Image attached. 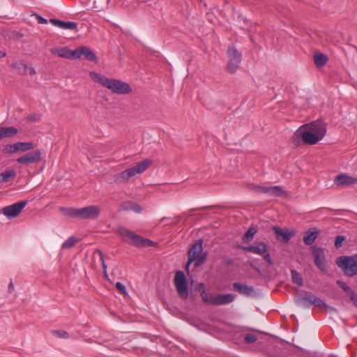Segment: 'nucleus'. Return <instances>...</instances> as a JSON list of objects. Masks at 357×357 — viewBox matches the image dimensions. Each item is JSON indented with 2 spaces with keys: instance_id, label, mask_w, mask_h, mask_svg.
I'll return each instance as SVG.
<instances>
[{
  "instance_id": "25",
  "label": "nucleus",
  "mask_w": 357,
  "mask_h": 357,
  "mask_svg": "<svg viewBox=\"0 0 357 357\" xmlns=\"http://www.w3.org/2000/svg\"><path fill=\"white\" fill-rule=\"evenodd\" d=\"M197 289L200 294L203 302L206 304L212 305L213 298H214V296H208V294L206 291L205 284L204 283H199L198 284Z\"/></svg>"
},
{
  "instance_id": "20",
  "label": "nucleus",
  "mask_w": 357,
  "mask_h": 357,
  "mask_svg": "<svg viewBox=\"0 0 357 357\" xmlns=\"http://www.w3.org/2000/svg\"><path fill=\"white\" fill-rule=\"evenodd\" d=\"M320 234V231L316 228L312 227L308 229L303 235V243L306 245H312Z\"/></svg>"
},
{
  "instance_id": "1",
  "label": "nucleus",
  "mask_w": 357,
  "mask_h": 357,
  "mask_svg": "<svg viewBox=\"0 0 357 357\" xmlns=\"http://www.w3.org/2000/svg\"><path fill=\"white\" fill-rule=\"evenodd\" d=\"M90 76L93 81L100 83L114 93L124 95L132 92L131 86L120 79H109L96 72H91Z\"/></svg>"
},
{
  "instance_id": "47",
  "label": "nucleus",
  "mask_w": 357,
  "mask_h": 357,
  "mask_svg": "<svg viewBox=\"0 0 357 357\" xmlns=\"http://www.w3.org/2000/svg\"><path fill=\"white\" fill-rule=\"evenodd\" d=\"M35 15H36V19L38 20V22L39 24H47V22H48L47 20L45 19L44 17H43L40 15L35 14Z\"/></svg>"
},
{
  "instance_id": "22",
  "label": "nucleus",
  "mask_w": 357,
  "mask_h": 357,
  "mask_svg": "<svg viewBox=\"0 0 357 357\" xmlns=\"http://www.w3.org/2000/svg\"><path fill=\"white\" fill-rule=\"evenodd\" d=\"M50 52L53 54H57L58 56L62 58L75 59V55H74L75 50H70L67 47L51 49Z\"/></svg>"
},
{
  "instance_id": "7",
  "label": "nucleus",
  "mask_w": 357,
  "mask_h": 357,
  "mask_svg": "<svg viewBox=\"0 0 357 357\" xmlns=\"http://www.w3.org/2000/svg\"><path fill=\"white\" fill-rule=\"evenodd\" d=\"M241 53L238 51L234 46H229L227 49L228 63L227 66V70L234 73L238 68L241 62Z\"/></svg>"
},
{
  "instance_id": "33",
  "label": "nucleus",
  "mask_w": 357,
  "mask_h": 357,
  "mask_svg": "<svg viewBox=\"0 0 357 357\" xmlns=\"http://www.w3.org/2000/svg\"><path fill=\"white\" fill-rule=\"evenodd\" d=\"M337 284L340 288H342L349 297L355 293L349 286H348L342 280H337Z\"/></svg>"
},
{
  "instance_id": "35",
  "label": "nucleus",
  "mask_w": 357,
  "mask_h": 357,
  "mask_svg": "<svg viewBox=\"0 0 357 357\" xmlns=\"http://www.w3.org/2000/svg\"><path fill=\"white\" fill-rule=\"evenodd\" d=\"M77 242V239L73 236L68 238L62 245V248L63 249H70L73 248L75 243Z\"/></svg>"
},
{
  "instance_id": "18",
  "label": "nucleus",
  "mask_w": 357,
  "mask_h": 357,
  "mask_svg": "<svg viewBox=\"0 0 357 357\" xmlns=\"http://www.w3.org/2000/svg\"><path fill=\"white\" fill-rule=\"evenodd\" d=\"M232 289L238 294L246 296H251L255 294V289L252 286L241 282H234Z\"/></svg>"
},
{
  "instance_id": "54",
  "label": "nucleus",
  "mask_w": 357,
  "mask_h": 357,
  "mask_svg": "<svg viewBox=\"0 0 357 357\" xmlns=\"http://www.w3.org/2000/svg\"><path fill=\"white\" fill-rule=\"evenodd\" d=\"M6 56V54L5 52H1V51H0V59H1V58L5 57Z\"/></svg>"
},
{
  "instance_id": "36",
  "label": "nucleus",
  "mask_w": 357,
  "mask_h": 357,
  "mask_svg": "<svg viewBox=\"0 0 357 357\" xmlns=\"http://www.w3.org/2000/svg\"><path fill=\"white\" fill-rule=\"evenodd\" d=\"M94 255H97L98 256V257L100 258V260L101 261V263H102V268H103L104 275H105V277H107V265H106V264L105 262L102 252L100 250H97L95 251Z\"/></svg>"
},
{
  "instance_id": "8",
  "label": "nucleus",
  "mask_w": 357,
  "mask_h": 357,
  "mask_svg": "<svg viewBox=\"0 0 357 357\" xmlns=\"http://www.w3.org/2000/svg\"><path fill=\"white\" fill-rule=\"evenodd\" d=\"M310 251L314 258V262L315 266L323 272L327 271V267L326 265V255L323 248L318 247L317 245H312L310 247Z\"/></svg>"
},
{
  "instance_id": "29",
  "label": "nucleus",
  "mask_w": 357,
  "mask_h": 357,
  "mask_svg": "<svg viewBox=\"0 0 357 357\" xmlns=\"http://www.w3.org/2000/svg\"><path fill=\"white\" fill-rule=\"evenodd\" d=\"M257 229L255 227H250L242 237L243 243H248L252 240Z\"/></svg>"
},
{
  "instance_id": "13",
  "label": "nucleus",
  "mask_w": 357,
  "mask_h": 357,
  "mask_svg": "<svg viewBox=\"0 0 357 357\" xmlns=\"http://www.w3.org/2000/svg\"><path fill=\"white\" fill-rule=\"evenodd\" d=\"M41 151L40 150H36L34 151L27 153L25 155L18 158L17 159V162L19 164L25 165L37 163L41 160Z\"/></svg>"
},
{
  "instance_id": "52",
  "label": "nucleus",
  "mask_w": 357,
  "mask_h": 357,
  "mask_svg": "<svg viewBox=\"0 0 357 357\" xmlns=\"http://www.w3.org/2000/svg\"><path fill=\"white\" fill-rule=\"evenodd\" d=\"M255 270L258 273H259L261 275H264V273H262V271L260 270L259 267L257 266V267H255Z\"/></svg>"
},
{
  "instance_id": "37",
  "label": "nucleus",
  "mask_w": 357,
  "mask_h": 357,
  "mask_svg": "<svg viewBox=\"0 0 357 357\" xmlns=\"http://www.w3.org/2000/svg\"><path fill=\"white\" fill-rule=\"evenodd\" d=\"M132 202L131 201H126L121 203L119 206V210L128 211H131Z\"/></svg>"
},
{
  "instance_id": "27",
  "label": "nucleus",
  "mask_w": 357,
  "mask_h": 357,
  "mask_svg": "<svg viewBox=\"0 0 357 357\" xmlns=\"http://www.w3.org/2000/svg\"><path fill=\"white\" fill-rule=\"evenodd\" d=\"M18 132V130L13 126L0 128V139L11 137Z\"/></svg>"
},
{
  "instance_id": "41",
  "label": "nucleus",
  "mask_w": 357,
  "mask_h": 357,
  "mask_svg": "<svg viewBox=\"0 0 357 357\" xmlns=\"http://www.w3.org/2000/svg\"><path fill=\"white\" fill-rule=\"evenodd\" d=\"M319 307H323L326 312H330V313L337 312V310L335 307L327 305L323 301H322V303H320V305Z\"/></svg>"
},
{
  "instance_id": "10",
  "label": "nucleus",
  "mask_w": 357,
  "mask_h": 357,
  "mask_svg": "<svg viewBox=\"0 0 357 357\" xmlns=\"http://www.w3.org/2000/svg\"><path fill=\"white\" fill-rule=\"evenodd\" d=\"M301 128H307L322 139L326 133V124L322 120H317L301 126Z\"/></svg>"
},
{
  "instance_id": "26",
  "label": "nucleus",
  "mask_w": 357,
  "mask_h": 357,
  "mask_svg": "<svg viewBox=\"0 0 357 357\" xmlns=\"http://www.w3.org/2000/svg\"><path fill=\"white\" fill-rule=\"evenodd\" d=\"M313 60L317 68H321L327 63L328 57L320 52H316L313 56Z\"/></svg>"
},
{
  "instance_id": "2",
  "label": "nucleus",
  "mask_w": 357,
  "mask_h": 357,
  "mask_svg": "<svg viewBox=\"0 0 357 357\" xmlns=\"http://www.w3.org/2000/svg\"><path fill=\"white\" fill-rule=\"evenodd\" d=\"M207 253L203 252L202 240H197L189 249L188 262L185 269L188 272L190 266L194 262L195 268L200 266L206 259Z\"/></svg>"
},
{
  "instance_id": "24",
  "label": "nucleus",
  "mask_w": 357,
  "mask_h": 357,
  "mask_svg": "<svg viewBox=\"0 0 357 357\" xmlns=\"http://www.w3.org/2000/svg\"><path fill=\"white\" fill-rule=\"evenodd\" d=\"M50 22L61 29H76L77 27V24L74 22H64L57 19H50Z\"/></svg>"
},
{
  "instance_id": "6",
  "label": "nucleus",
  "mask_w": 357,
  "mask_h": 357,
  "mask_svg": "<svg viewBox=\"0 0 357 357\" xmlns=\"http://www.w3.org/2000/svg\"><path fill=\"white\" fill-rule=\"evenodd\" d=\"M174 283L178 296L183 300L189 296V289L187 278L182 271H177L175 273Z\"/></svg>"
},
{
  "instance_id": "4",
  "label": "nucleus",
  "mask_w": 357,
  "mask_h": 357,
  "mask_svg": "<svg viewBox=\"0 0 357 357\" xmlns=\"http://www.w3.org/2000/svg\"><path fill=\"white\" fill-rule=\"evenodd\" d=\"M119 233L125 242L132 243L138 247H150L153 245V242L149 239L143 238L142 236L135 234L133 231L124 227H119Z\"/></svg>"
},
{
  "instance_id": "17",
  "label": "nucleus",
  "mask_w": 357,
  "mask_h": 357,
  "mask_svg": "<svg viewBox=\"0 0 357 357\" xmlns=\"http://www.w3.org/2000/svg\"><path fill=\"white\" fill-rule=\"evenodd\" d=\"M75 59L80 58L82 56H84L86 59L90 61H97V56L93 51L89 47L86 46L79 47L75 49Z\"/></svg>"
},
{
  "instance_id": "34",
  "label": "nucleus",
  "mask_w": 357,
  "mask_h": 357,
  "mask_svg": "<svg viewBox=\"0 0 357 357\" xmlns=\"http://www.w3.org/2000/svg\"><path fill=\"white\" fill-rule=\"evenodd\" d=\"M19 148L20 151L22 152H26L28 151H30L34 148V144L32 142H19Z\"/></svg>"
},
{
  "instance_id": "48",
  "label": "nucleus",
  "mask_w": 357,
  "mask_h": 357,
  "mask_svg": "<svg viewBox=\"0 0 357 357\" xmlns=\"http://www.w3.org/2000/svg\"><path fill=\"white\" fill-rule=\"evenodd\" d=\"M350 300L354 303V305L357 307V294H354L349 297Z\"/></svg>"
},
{
  "instance_id": "53",
  "label": "nucleus",
  "mask_w": 357,
  "mask_h": 357,
  "mask_svg": "<svg viewBox=\"0 0 357 357\" xmlns=\"http://www.w3.org/2000/svg\"><path fill=\"white\" fill-rule=\"evenodd\" d=\"M351 258L353 259L354 261H356V264H357V253L353 256H350Z\"/></svg>"
},
{
  "instance_id": "46",
  "label": "nucleus",
  "mask_w": 357,
  "mask_h": 357,
  "mask_svg": "<svg viewBox=\"0 0 357 357\" xmlns=\"http://www.w3.org/2000/svg\"><path fill=\"white\" fill-rule=\"evenodd\" d=\"M3 152L4 153H8V154L14 153L12 144L6 145L3 149Z\"/></svg>"
},
{
  "instance_id": "5",
  "label": "nucleus",
  "mask_w": 357,
  "mask_h": 357,
  "mask_svg": "<svg viewBox=\"0 0 357 357\" xmlns=\"http://www.w3.org/2000/svg\"><path fill=\"white\" fill-rule=\"evenodd\" d=\"M335 263L343 271L345 275L348 277L357 275V264L350 257H339L336 258Z\"/></svg>"
},
{
  "instance_id": "31",
  "label": "nucleus",
  "mask_w": 357,
  "mask_h": 357,
  "mask_svg": "<svg viewBox=\"0 0 357 357\" xmlns=\"http://www.w3.org/2000/svg\"><path fill=\"white\" fill-rule=\"evenodd\" d=\"M291 275L292 278V281L294 284H296L298 286H302L303 284V279L301 274L296 271V270L291 271Z\"/></svg>"
},
{
  "instance_id": "42",
  "label": "nucleus",
  "mask_w": 357,
  "mask_h": 357,
  "mask_svg": "<svg viewBox=\"0 0 357 357\" xmlns=\"http://www.w3.org/2000/svg\"><path fill=\"white\" fill-rule=\"evenodd\" d=\"M263 258L267 262L268 267H272L274 265L271 255L268 252L263 255Z\"/></svg>"
},
{
  "instance_id": "3",
  "label": "nucleus",
  "mask_w": 357,
  "mask_h": 357,
  "mask_svg": "<svg viewBox=\"0 0 357 357\" xmlns=\"http://www.w3.org/2000/svg\"><path fill=\"white\" fill-rule=\"evenodd\" d=\"M152 162V160L147 158L139 162L137 165L121 172L114 176V183L116 184H121L128 181L131 177L134 176L137 174L144 172L151 166Z\"/></svg>"
},
{
  "instance_id": "21",
  "label": "nucleus",
  "mask_w": 357,
  "mask_h": 357,
  "mask_svg": "<svg viewBox=\"0 0 357 357\" xmlns=\"http://www.w3.org/2000/svg\"><path fill=\"white\" fill-rule=\"evenodd\" d=\"M335 182L340 186L349 185L357 183V178L350 176L346 174H341L335 177Z\"/></svg>"
},
{
  "instance_id": "9",
  "label": "nucleus",
  "mask_w": 357,
  "mask_h": 357,
  "mask_svg": "<svg viewBox=\"0 0 357 357\" xmlns=\"http://www.w3.org/2000/svg\"><path fill=\"white\" fill-rule=\"evenodd\" d=\"M298 305L309 308L311 305L319 307L322 303V300L311 292H305L296 299Z\"/></svg>"
},
{
  "instance_id": "14",
  "label": "nucleus",
  "mask_w": 357,
  "mask_h": 357,
  "mask_svg": "<svg viewBox=\"0 0 357 357\" xmlns=\"http://www.w3.org/2000/svg\"><path fill=\"white\" fill-rule=\"evenodd\" d=\"M253 189L257 192L268 194L273 197H282L284 194V191L278 185L271 187L256 185Z\"/></svg>"
},
{
  "instance_id": "40",
  "label": "nucleus",
  "mask_w": 357,
  "mask_h": 357,
  "mask_svg": "<svg viewBox=\"0 0 357 357\" xmlns=\"http://www.w3.org/2000/svg\"><path fill=\"white\" fill-rule=\"evenodd\" d=\"M345 241V236L339 235L335 237V246L336 248H340L342 246V243Z\"/></svg>"
},
{
  "instance_id": "15",
  "label": "nucleus",
  "mask_w": 357,
  "mask_h": 357,
  "mask_svg": "<svg viewBox=\"0 0 357 357\" xmlns=\"http://www.w3.org/2000/svg\"><path fill=\"white\" fill-rule=\"evenodd\" d=\"M240 248L244 251L250 252L259 255H263L264 253L268 251V245L263 241L255 242L250 246H241Z\"/></svg>"
},
{
  "instance_id": "45",
  "label": "nucleus",
  "mask_w": 357,
  "mask_h": 357,
  "mask_svg": "<svg viewBox=\"0 0 357 357\" xmlns=\"http://www.w3.org/2000/svg\"><path fill=\"white\" fill-rule=\"evenodd\" d=\"M131 211L137 213H140L142 212V207L137 203L132 202Z\"/></svg>"
},
{
  "instance_id": "28",
  "label": "nucleus",
  "mask_w": 357,
  "mask_h": 357,
  "mask_svg": "<svg viewBox=\"0 0 357 357\" xmlns=\"http://www.w3.org/2000/svg\"><path fill=\"white\" fill-rule=\"evenodd\" d=\"M59 211L66 217L78 218V208L61 207Z\"/></svg>"
},
{
  "instance_id": "19",
  "label": "nucleus",
  "mask_w": 357,
  "mask_h": 357,
  "mask_svg": "<svg viewBox=\"0 0 357 357\" xmlns=\"http://www.w3.org/2000/svg\"><path fill=\"white\" fill-rule=\"evenodd\" d=\"M236 298L233 294H217L213 298L212 305H222L232 303Z\"/></svg>"
},
{
  "instance_id": "32",
  "label": "nucleus",
  "mask_w": 357,
  "mask_h": 357,
  "mask_svg": "<svg viewBox=\"0 0 357 357\" xmlns=\"http://www.w3.org/2000/svg\"><path fill=\"white\" fill-rule=\"evenodd\" d=\"M303 128H301V126L300 128L291 137L292 143L295 146H299L301 144L302 137H301V133L303 132Z\"/></svg>"
},
{
  "instance_id": "44",
  "label": "nucleus",
  "mask_w": 357,
  "mask_h": 357,
  "mask_svg": "<svg viewBox=\"0 0 357 357\" xmlns=\"http://www.w3.org/2000/svg\"><path fill=\"white\" fill-rule=\"evenodd\" d=\"M24 68H25V73L26 74H29L30 75H36V73L35 68L32 66H29L28 65H25Z\"/></svg>"
},
{
  "instance_id": "30",
  "label": "nucleus",
  "mask_w": 357,
  "mask_h": 357,
  "mask_svg": "<svg viewBox=\"0 0 357 357\" xmlns=\"http://www.w3.org/2000/svg\"><path fill=\"white\" fill-rule=\"evenodd\" d=\"M16 176V172L14 169L6 171L0 174V183H6L10 179L14 178Z\"/></svg>"
},
{
  "instance_id": "23",
  "label": "nucleus",
  "mask_w": 357,
  "mask_h": 357,
  "mask_svg": "<svg viewBox=\"0 0 357 357\" xmlns=\"http://www.w3.org/2000/svg\"><path fill=\"white\" fill-rule=\"evenodd\" d=\"M301 137L303 142L306 144L314 145L316 144L318 142L321 140L316 134L313 133L310 130L306 131H303L301 133Z\"/></svg>"
},
{
  "instance_id": "11",
  "label": "nucleus",
  "mask_w": 357,
  "mask_h": 357,
  "mask_svg": "<svg viewBox=\"0 0 357 357\" xmlns=\"http://www.w3.org/2000/svg\"><path fill=\"white\" fill-rule=\"evenodd\" d=\"M100 213V208L98 206L91 205L78 208L79 219H96Z\"/></svg>"
},
{
  "instance_id": "51",
  "label": "nucleus",
  "mask_w": 357,
  "mask_h": 357,
  "mask_svg": "<svg viewBox=\"0 0 357 357\" xmlns=\"http://www.w3.org/2000/svg\"><path fill=\"white\" fill-rule=\"evenodd\" d=\"M28 120L31 121H36V115L35 114H31L27 116Z\"/></svg>"
},
{
  "instance_id": "43",
  "label": "nucleus",
  "mask_w": 357,
  "mask_h": 357,
  "mask_svg": "<svg viewBox=\"0 0 357 357\" xmlns=\"http://www.w3.org/2000/svg\"><path fill=\"white\" fill-rule=\"evenodd\" d=\"M116 287L120 291L121 294H122L123 295L127 294V291H126V287L121 282H116Z\"/></svg>"
},
{
  "instance_id": "50",
  "label": "nucleus",
  "mask_w": 357,
  "mask_h": 357,
  "mask_svg": "<svg viewBox=\"0 0 357 357\" xmlns=\"http://www.w3.org/2000/svg\"><path fill=\"white\" fill-rule=\"evenodd\" d=\"M14 290V284L12 282V280L10 282L9 284H8V292H12Z\"/></svg>"
},
{
  "instance_id": "49",
  "label": "nucleus",
  "mask_w": 357,
  "mask_h": 357,
  "mask_svg": "<svg viewBox=\"0 0 357 357\" xmlns=\"http://www.w3.org/2000/svg\"><path fill=\"white\" fill-rule=\"evenodd\" d=\"M13 152L15 153L20 151L18 142L12 144Z\"/></svg>"
},
{
  "instance_id": "16",
  "label": "nucleus",
  "mask_w": 357,
  "mask_h": 357,
  "mask_svg": "<svg viewBox=\"0 0 357 357\" xmlns=\"http://www.w3.org/2000/svg\"><path fill=\"white\" fill-rule=\"evenodd\" d=\"M273 230L274 231L277 239L284 243H288L291 238L295 235L294 230H284L278 226H274Z\"/></svg>"
},
{
  "instance_id": "12",
  "label": "nucleus",
  "mask_w": 357,
  "mask_h": 357,
  "mask_svg": "<svg viewBox=\"0 0 357 357\" xmlns=\"http://www.w3.org/2000/svg\"><path fill=\"white\" fill-rule=\"evenodd\" d=\"M28 201H21L7 206L3 208V214L8 218H15L26 206Z\"/></svg>"
},
{
  "instance_id": "38",
  "label": "nucleus",
  "mask_w": 357,
  "mask_h": 357,
  "mask_svg": "<svg viewBox=\"0 0 357 357\" xmlns=\"http://www.w3.org/2000/svg\"><path fill=\"white\" fill-rule=\"evenodd\" d=\"M52 333L59 338L67 339L69 337L68 333L64 331L55 330L52 331Z\"/></svg>"
},
{
  "instance_id": "39",
  "label": "nucleus",
  "mask_w": 357,
  "mask_h": 357,
  "mask_svg": "<svg viewBox=\"0 0 357 357\" xmlns=\"http://www.w3.org/2000/svg\"><path fill=\"white\" fill-rule=\"evenodd\" d=\"M257 341V337L251 333H248L244 337V342L247 344L254 343Z\"/></svg>"
},
{
  "instance_id": "55",
  "label": "nucleus",
  "mask_w": 357,
  "mask_h": 357,
  "mask_svg": "<svg viewBox=\"0 0 357 357\" xmlns=\"http://www.w3.org/2000/svg\"><path fill=\"white\" fill-rule=\"evenodd\" d=\"M250 265V266H251L254 270H255V267H257V266L255 263H253V262H251Z\"/></svg>"
}]
</instances>
